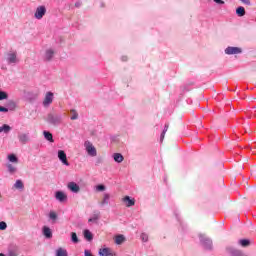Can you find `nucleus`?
I'll use <instances>...</instances> for the list:
<instances>
[{
  "label": "nucleus",
  "instance_id": "17",
  "mask_svg": "<svg viewBox=\"0 0 256 256\" xmlns=\"http://www.w3.org/2000/svg\"><path fill=\"white\" fill-rule=\"evenodd\" d=\"M54 55H55V51L53 49L46 50L45 56H44L45 61H51Z\"/></svg>",
  "mask_w": 256,
  "mask_h": 256
},
{
  "label": "nucleus",
  "instance_id": "29",
  "mask_svg": "<svg viewBox=\"0 0 256 256\" xmlns=\"http://www.w3.org/2000/svg\"><path fill=\"white\" fill-rule=\"evenodd\" d=\"M140 239H141L142 243H147L149 241V234L142 232L140 235Z\"/></svg>",
  "mask_w": 256,
  "mask_h": 256
},
{
  "label": "nucleus",
  "instance_id": "16",
  "mask_svg": "<svg viewBox=\"0 0 256 256\" xmlns=\"http://www.w3.org/2000/svg\"><path fill=\"white\" fill-rule=\"evenodd\" d=\"M122 201L125 203L126 207H133V205H135V199H131L129 196H125Z\"/></svg>",
  "mask_w": 256,
  "mask_h": 256
},
{
  "label": "nucleus",
  "instance_id": "7",
  "mask_svg": "<svg viewBox=\"0 0 256 256\" xmlns=\"http://www.w3.org/2000/svg\"><path fill=\"white\" fill-rule=\"evenodd\" d=\"M54 94L53 92H47L42 102L43 107H49L53 103Z\"/></svg>",
  "mask_w": 256,
  "mask_h": 256
},
{
  "label": "nucleus",
  "instance_id": "4",
  "mask_svg": "<svg viewBox=\"0 0 256 256\" xmlns=\"http://www.w3.org/2000/svg\"><path fill=\"white\" fill-rule=\"evenodd\" d=\"M84 147L86 149V153H88L89 157H97V148L93 146L91 141L87 140L84 142Z\"/></svg>",
  "mask_w": 256,
  "mask_h": 256
},
{
  "label": "nucleus",
  "instance_id": "21",
  "mask_svg": "<svg viewBox=\"0 0 256 256\" xmlns=\"http://www.w3.org/2000/svg\"><path fill=\"white\" fill-rule=\"evenodd\" d=\"M100 219V213L99 212H94L92 217L88 219V223H96V221H99Z\"/></svg>",
  "mask_w": 256,
  "mask_h": 256
},
{
  "label": "nucleus",
  "instance_id": "27",
  "mask_svg": "<svg viewBox=\"0 0 256 256\" xmlns=\"http://www.w3.org/2000/svg\"><path fill=\"white\" fill-rule=\"evenodd\" d=\"M84 237L87 241H93V233L89 230H84Z\"/></svg>",
  "mask_w": 256,
  "mask_h": 256
},
{
  "label": "nucleus",
  "instance_id": "19",
  "mask_svg": "<svg viewBox=\"0 0 256 256\" xmlns=\"http://www.w3.org/2000/svg\"><path fill=\"white\" fill-rule=\"evenodd\" d=\"M113 159L116 163H123L125 161V157L121 153H114Z\"/></svg>",
  "mask_w": 256,
  "mask_h": 256
},
{
  "label": "nucleus",
  "instance_id": "28",
  "mask_svg": "<svg viewBox=\"0 0 256 256\" xmlns=\"http://www.w3.org/2000/svg\"><path fill=\"white\" fill-rule=\"evenodd\" d=\"M8 160L10 163H19V158L15 154L8 155Z\"/></svg>",
  "mask_w": 256,
  "mask_h": 256
},
{
  "label": "nucleus",
  "instance_id": "20",
  "mask_svg": "<svg viewBox=\"0 0 256 256\" xmlns=\"http://www.w3.org/2000/svg\"><path fill=\"white\" fill-rule=\"evenodd\" d=\"M0 133H5V135L11 133V126L9 124H4L0 127Z\"/></svg>",
  "mask_w": 256,
  "mask_h": 256
},
{
  "label": "nucleus",
  "instance_id": "22",
  "mask_svg": "<svg viewBox=\"0 0 256 256\" xmlns=\"http://www.w3.org/2000/svg\"><path fill=\"white\" fill-rule=\"evenodd\" d=\"M115 243L116 245H123V243H125V236L124 235H117L115 237Z\"/></svg>",
  "mask_w": 256,
  "mask_h": 256
},
{
  "label": "nucleus",
  "instance_id": "24",
  "mask_svg": "<svg viewBox=\"0 0 256 256\" xmlns=\"http://www.w3.org/2000/svg\"><path fill=\"white\" fill-rule=\"evenodd\" d=\"M236 15L238 17H245V7L240 6L236 9Z\"/></svg>",
  "mask_w": 256,
  "mask_h": 256
},
{
  "label": "nucleus",
  "instance_id": "42",
  "mask_svg": "<svg viewBox=\"0 0 256 256\" xmlns=\"http://www.w3.org/2000/svg\"><path fill=\"white\" fill-rule=\"evenodd\" d=\"M244 5H251V0H240Z\"/></svg>",
  "mask_w": 256,
  "mask_h": 256
},
{
  "label": "nucleus",
  "instance_id": "45",
  "mask_svg": "<svg viewBox=\"0 0 256 256\" xmlns=\"http://www.w3.org/2000/svg\"><path fill=\"white\" fill-rule=\"evenodd\" d=\"M75 7H81V2H76Z\"/></svg>",
  "mask_w": 256,
  "mask_h": 256
},
{
  "label": "nucleus",
  "instance_id": "39",
  "mask_svg": "<svg viewBox=\"0 0 256 256\" xmlns=\"http://www.w3.org/2000/svg\"><path fill=\"white\" fill-rule=\"evenodd\" d=\"M101 163H103V158H97L96 161H95V165L97 167H99V165H101Z\"/></svg>",
  "mask_w": 256,
  "mask_h": 256
},
{
  "label": "nucleus",
  "instance_id": "15",
  "mask_svg": "<svg viewBox=\"0 0 256 256\" xmlns=\"http://www.w3.org/2000/svg\"><path fill=\"white\" fill-rule=\"evenodd\" d=\"M42 233L46 239H51L53 237V232L51 231V228L44 226L42 228Z\"/></svg>",
  "mask_w": 256,
  "mask_h": 256
},
{
  "label": "nucleus",
  "instance_id": "26",
  "mask_svg": "<svg viewBox=\"0 0 256 256\" xmlns=\"http://www.w3.org/2000/svg\"><path fill=\"white\" fill-rule=\"evenodd\" d=\"M14 189H20V190L25 189V185L23 184V181L22 180H16V182L14 184Z\"/></svg>",
  "mask_w": 256,
  "mask_h": 256
},
{
  "label": "nucleus",
  "instance_id": "30",
  "mask_svg": "<svg viewBox=\"0 0 256 256\" xmlns=\"http://www.w3.org/2000/svg\"><path fill=\"white\" fill-rule=\"evenodd\" d=\"M70 113H71V117H70V119L72 120V121H76V119H79V114L77 113V110H75V109H72L71 111H70Z\"/></svg>",
  "mask_w": 256,
  "mask_h": 256
},
{
  "label": "nucleus",
  "instance_id": "8",
  "mask_svg": "<svg viewBox=\"0 0 256 256\" xmlns=\"http://www.w3.org/2000/svg\"><path fill=\"white\" fill-rule=\"evenodd\" d=\"M45 13H47V8H45V6H38L34 17L35 19H43V17H45Z\"/></svg>",
  "mask_w": 256,
  "mask_h": 256
},
{
  "label": "nucleus",
  "instance_id": "43",
  "mask_svg": "<svg viewBox=\"0 0 256 256\" xmlns=\"http://www.w3.org/2000/svg\"><path fill=\"white\" fill-rule=\"evenodd\" d=\"M168 130H169V124H165L162 133H167Z\"/></svg>",
  "mask_w": 256,
  "mask_h": 256
},
{
  "label": "nucleus",
  "instance_id": "33",
  "mask_svg": "<svg viewBox=\"0 0 256 256\" xmlns=\"http://www.w3.org/2000/svg\"><path fill=\"white\" fill-rule=\"evenodd\" d=\"M5 99H9V94L7 92L0 90V101H5Z\"/></svg>",
  "mask_w": 256,
  "mask_h": 256
},
{
  "label": "nucleus",
  "instance_id": "11",
  "mask_svg": "<svg viewBox=\"0 0 256 256\" xmlns=\"http://www.w3.org/2000/svg\"><path fill=\"white\" fill-rule=\"evenodd\" d=\"M55 198L60 203H65V201H67V194H65L63 191H57L55 193Z\"/></svg>",
  "mask_w": 256,
  "mask_h": 256
},
{
  "label": "nucleus",
  "instance_id": "48",
  "mask_svg": "<svg viewBox=\"0 0 256 256\" xmlns=\"http://www.w3.org/2000/svg\"><path fill=\"white\" fill-rule=\"evenodd\" d=\"M0 256H5V254H3V253H0Z\"/></svg>",
  "mask_w": 256,
  "mask_h": 256
},
{
  "label": "nucleus",
  "instance_id": "1",
  "mask_svg": "<svg viewBox=\"0 0 256 256\" xmlns=\"http://www.w3.org/2000/svg\"><path fill=\"white\" fill-rule=\"evenodd\" d=\"M46 122L53 127H59L63 123V115L50 112L46 116Z\"/></svg>",
  "mask_w": 256,
  "mask_h": 256
},
{
  "label": "nucleus",
  "instance_id": "9",
  "mask_svg": "<svg viewBox=\"0 0 256 256\" xmlns=\"http://www.w3.org/2000/svg\"><path fill=\"white\" fill-rule=\"evenodd\" d=\"M18 140L22 145H27V143L31 141V136L29 135V133H19Z\"/></svg>",
  "mask_w": 256,
  "mask_h": 256
},
{
  "label": "nucleus",
  "instance_id": "2",
  "mask_svg": "<svg viewBox=\"0 0 256 256\" xmlns=\"http://www.w3.org/2000/svg\"><path fill=\"white\" fill-rule=\"evenodd\" d=\"M5 61L7 63V65H12V67H14V65L19 64V57L17 56V51H9L6 56H5Z\"/></svg>",
  "mask_w": 256,
  "mask_h": 256
},
{
  "label": "nucleus",
  "instance_id": "35",
  "mask_svg": "<svg viewBox=\"0 0 256 256\" xmlns=\"http://www.w3.org/2000/svg\"><path fill=\"white\" fill-rule=\"evenodd\" d=\"M7 229V223L2 221L0 222V231H5Z\"/></svg>",
  "mask_w": 256,
  "mask_h": 256
},
{
  "label": "nucleus",
  "instance_id": "31",
  "mask_svg": "<svg viewBox=\"0 0 256 256\" xmlns=\"http://www.w3.org/2000/svg\"><path fill=\"white\" fill-rule=\"evenodd\" d=\"M49 219L52 221V223H55L57 221V213L55 211H50Z\"/></svg>",
  "mask_w": 256,
  "mask_h": 256
},
{
  "label": "nucleus",
  "instance_id": "41",
  "mask_svg": "<svg viewBox=\"0 0 256 256\" xmlns=\"http://www.w3.org/2000/svg\"><path fill=\"white\" fill-rule=\"evenodd\" d=\"M84 256H93V253H91V250H84Z\"/></svg>",
  "mask_w": 256,
  "mask_h": 256
},
{
  "label": "nucleus",
  "instance_id": "13",
  "mask_svg": "<svg viewBox=\"0 0 256 256\" xmlns=\"http://www.w3.org/2000/svg\"><path fill=\"white\" fill-rule=\"evenodd\" d=\"M68 189L72 192V193H79V191H81V188L78 186L77 183L75 182H69L68 183Z\"/></svg>",
  "mask_w": 256,
  "mask_h": 256
},
{
  "label": "nucleus",
  "instance_id": "34",
  "mask_svg": "<svg viewBox=\"0 0 256 256\" xmlns=\"http://www.w3.org/2000/svg\"><path fill=\"white\" fill-rule=\"evenodd\" d=\"M71 241L72 243H75V244L79 243V238L77 237V233L75 232L71 233Z\"/></svg>",
  "mask_w": 256,
  "mask_h": 256
},
{
  "label": "nucleus",
  "instance_id": "14",
  "mask_svg": "<svg viewBox=\"0 0 256 256\" xmlns=\"http://www.w3.org/2000/svg\"><path fill=\"white\" fill-rule=\"evenodd\" d=\"M109 201H111V194L104 193L102 201L100 202L101 207H105V205H109Z\"/></svg>",
  "mask_w": 256,
  "mask_h": 256
},
{
  "label": "nucleus",
  "instance_id": "6",
  "mask_svg": "<svg viewBox=\"0 0 256 256\" xmlns=\"http://www.w3.org/2000/svg\"><path fill=\"white\" fill-rule=\"evenodd\" d=\"M224 53L226 55H239V54L243 53V50L239 47L228 46L224 50Z\"/></svg>",
  "mask_w": 256,
  "mask_h": 256
},
{
  "label": "nucleus",
  "instance_id": "46",
  "mask_svg": "<svg viewBox=\"0 0 256 256\" xmlns=\"http://www.w3.org/2000/svg\"><path fill=\"white\" fill-rule=\"evenodd\" d=\"M10 105H11V107H13V109H15V107H16L15 102H11Z\"/></svg>",
  "mask_w": 256,
  "mask_h": 256
},
{
  "label": "nucleus",
  "instance_id": "47",
  "mask_svg": "<svg viewBox=\"0 0 256 256\" xmlns=\"http://www.w3.org/2000/svg\"><path fill=\"white\" fill-rule=\"evenodd\" d=\"M121 59L122 61H127V56H122Z\"/></svg>",
  "mask_w": 256,
  "mask_h": 256
},
{
  "label": "nucleus",
  "instance_id": "12",
  "mask_svg": "<svg viewBox=\"0 0 256 256\" xmlns=\"http://www.w3.org/2000/svg\"><path fill=\"white\" fill-rule=\"evenodd\" d=\"M98 254L100 256H117V254L113 253L109 248H101Z\"/></svg>",
  "mask_w": 256,
  "mask_h": 256
},
{
  "label": "nucleus",
  "instance_id": "36",
  "mask_svg": "<svg viewBox=\"0 0 256 256\" xmlns=\"http://www.w3.org/2000/svg\"><path fill=\"white\" fill-rule=\"evenodd\" d=\"M96 191H105V185L99 184L96 186Z\"/></svg>",
  "mask_w": 256,
  "mask_h": 256
},
{
  "label": "nucleus",
  "instance_id": "23",
  "mask_svg": "<svg viewBox=\"0 0 256 256\" xmlns=\"http://www.w3.org/2000/svg\"><path fill=\"white\" fill-rule=\"evenodd\" d=\"M7 169H8V173H10V175H15V173H17V166H15L13 164H7Z\"/></svg>",
  "mask_w": 256,
  "mask_h": 256
},
{
  "label": "nucleus",
  "instance_id": "40",
  "mask_svg": "<svg viewBox=\"0 0 256 256\" xmlns=\"http://www.w3.org/2000/svg\"><path fill=\"white\" fill-rule=\"evenodd\" d=\"M214 3H217V5H225V1L223 0H213Z\"/></svg>",
  "mask_w": 256,
  "mask_h": 256
},
{
  "label": "nucleus",
  "instance_id": "5",
  "mask_svg": "<svg viewBox=\"0 0 256 256\" xmlns=\"http://www.w3.org/2000/svg\"><path fill=\"white\" fill-rule=\"evenodd\" d=\"M225 251H226L227 255H229V256H247L243 253V251H241L233 246H227L225 248Z\"/></svg>",
  "mask_w": 256,
  "mask_h": 256
},
{
  "label": "nucleus",
  "instance_id": "44",
  "mask_svg": "<svg viewBox=\"0 0 256 256\" xmlns=\"http://www.w3.org/2000/svg\"><path fill=\"white\" fill-rule=\"evenodd\" d=\"M163 139H165V132H162L160 135V141L163 142Z\"/></svg>",
  "mask_w": 256,
  "mask_h": 256
},
{
  "label": "nucleus",
  "instance_id": "32",
  "mask_svg": "<svg viewBox=\"0 0 256 256\" xmlns=\"http://www.w3.org/2000/svg\"><path fill=\"white\" fill-rule=\"evenodd\" d=\"M238 243L242 247H249L251 242L248 239H242V240H239Z\"/></svg>",
  "mask_w": 256,
  "mask_h": 256
},
{
  "label": "nucleus",
  "instance_id": "18",
  "mask_svg": "<svg viewBox=\"0 0 256 256\" xmlns=\"http://www.w3.org/2000/svg\"><path fill=\"white\" fill-rule=\"evenodd\" d=\"M56 256H69V253L67 252V249L60 247L56 249L55 251Z\"/></svg>",
  "mask_w": 256,
  "mask_h": 256
},
{
  "label": "nucleus",
  "instance_id": "49",
  "mask_svg": "<svg viewBox=\"0 0 256 256\" xmlns=\"http://www.w3.org/2000/svg\"><path fill=\"white\" fill-rule=\"evenodd\" d=\"M101 7H105V4H102Z\"/></svg>",
  "mask_w": 256,
  "mask_h": 256
},
{
  "label": "nucleus",
  "instance_id": "37",
  "mask_svg": "<svg viewBox=\"0 0 256 256\" xmlns=\"http://www.w3.org/2000/svg\"><path fill=\"white\" fill-rule=\"evenodd\" d=\"M8 255H9V256H18L19 253H17L16 250H9Z\"/></svg>",
  "mask_w": 256,
  "mask_h": 256
},
{
  "label": "nucleus",
  "instance_id": "10",
  "mask_svg": "<svg viewBox=\"0 0 256 256\" xmlns=\"http://www.w3.org/2000/svg\"><path fill=\"white\" fill-rule=\"evenodd\" d=\"M58 159L63 163V165H66V167H69V161H67V154L63 150L58 151Z\"/></svg>",
  "mask_w": 256,
  "mask_h": 256
},
{
  "label": "nucleus",
  "instance_id": "25",
  "mask_svg": "<svg viewBox=\"0 0 256 256\" xmlns=\"http://www.w3.org/2000/svg\"><path fill=\"white\" fill-rule=\"evenodd\" d=\"M43 135L47 141H50V143H53L55 140H53V134L49 131H44Z\"/></svg>",
  "mask_w": 256,
  "mask_h": 256
},
{
  "label": "nucleus",
  "instance_id": "3",
  "mask_svg": "<svg viewBox=\"0 0 256 256\" xmlns=\"http://www.w3.org/2000/svg\"><path fill=\"white\" fill-rule=\"evenodd\" d=\"M199 239L204 249H206L207 251H211V249H213V240H211V238H209L207 235L200 234Z\"/></svg>",
  "mask_w": 256,
  "mask_h": 256
},
{
  "label": "nucleus",
  "instance_id": "38",
  "mask_svg": "<svg viewBox=\"0 0 256 256\" xmlns=\"http://www.w3.org/2000/svg\"><path fill=\"white\" fill-rule=\"evenodd\" d=\"M0 113H9V108H5L3 106H0Z\"/></svg>",
  "mask_w": 256,
  "mask_h": 256
}]
</instances>
